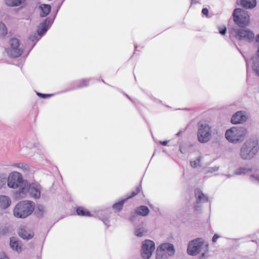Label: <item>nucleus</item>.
Instances as JSON below:
<instances>
[{
	"label": "nucleus",
	"mask_w": 259,
	"mask_h": 259,
	"mask_svg": "<svg viewBox=\"0 0 259 259\" xmlns=\"http://www.w3.org/2000/svg\"><path fill=\"white\" fill-rule=\"evenodd\" d=\"M259 150V144L254 139L246 140L242 145L240 150V157L245 160L254 158Z\"/></svg>",
	"instance_id": "1"
},
{
	"label": "nucleus",
	"mask_w": 259,
	"mask_h": 259,
	"mask_svg": "<svg viewBox=\"0 0 259 259\" xmlns=\"http://www.w3.org/2000/svg\"><path fill=\"white\" fill-rule=\"evenodd\" d=\"M207 247V243L202 238H196L189 243L187 252L191 255H196L198 253H201L200 259H205V254L208 251Z\"/></svg>",
	"instance_id": "2"
},
{
	"label": "nucleus",
	"mask_w": 259,
	"mask_h": 259,
	"mask_svg": "<svg viewBox=\"0 0 259 259\" xmlns=\"http://www.w3.org/2000/svg\"><path fill=\"white\" fill-rule=\"evenodd\" d=\"M35 208L34 203L30 200H23L18 203L13 210L14 215L18 218L24 219L30 215Z\"/></svg>",
	"instance_id": "3"
},
{
	"label": "nucleus",
	"mask_w": 259,
	"mask_h": 259,
	"mask_svg": "<svg viewBox=\"0 0 259 259\" xmlns=\"http://www.w3.org/2000/svg\"><path fill=\"white\" fill-rule=\"evenodd\" d=\"M246 129L243 127H232L225 133V138L230 142L234 144L242 141L247 135Z\"/></svg>",
	"instance_id": "4"
},
{
	"label": "nucleus",
	"mask_w": 259,
	"mask_h": 259,
	"mask_svg": "<svg viewBox=\"0 0 259 259\" xmlns=\"http://www.w3.org/2000/svg\"><path fill=\"white\" fill-rule=\"evenodd\" d=\"M230 37L235 38L238 40H243L250 42L254 39V34L250 29L232 28L229 30Z\"/></svg>",
	"instance_id": "5"
},
{
	"label": "nucleus",
	"mask_w": 259,
	"mask_h": 259,
	"mask_svg": "<svg viewBox=\"0 0 259 259\" xmlns=\"http://www.w3.org/2000/svg\"><path fill=\"white\" fill-rule=\"evenodd\" d=\"M215 131L212 129L208 123H201L199 126L197 132L198 141L201 143L208 142L211 139L212 135L215 134Z\"/></svg>",
	"instance_id": "6"
},
{
	"label": "nucleus",
	"mask_w": 259,
	"mask_h": 259,
	"mask_svg": "<svg viewBox=\"0 0 259 259\" xmlns=\"http://www.w3.org/2000/svg\"><path fill=\"white\" fill-rule=\"evenodd\" d=\"M8 186L10 188L20 189L21 193L22 188H24L27 182L23 180L22 175L17 171L11 172L7 178Z\"/></svg>",
	"instance_id": "7"
},
{
	"label": "nucleus",
	"mask_w": 259,
	"mask_h": 259,
	"mask_svg": "<svg viewBox=\"0 0 259 259\" xmlns=\"http://www.w3.org/2000/svg\"><path fill=\"white\" fill-rule=\"evenodd\" d=\"M7 55L12 58H17L22 55L23 50L20 47L19 41L17 38H11L9 45L6 48Z\"/></svg>",
	"instance_id": "8"
},
{
	"label": "nucleus",
	"mask_w": 259,
	"mask_h": 259,
	"mask_svg": "<svg viewBox=\"0 0 259 259\" xmlns=\"http://www.w3.org/2000/svg\"><path fill=\"white\" fill-rule=\"evenodd\" d=\"M234 21L240 27H244L248 24L249 16L248 12L240 8L235 9L233 12Z\"/></svg>",
	"instance_id": "9"
},
{
	"label": "nucleus",
	"mask_w": 259,
	"mask_h": 259,
	"mask_svg": "<svg viewBox=\"0 0 259 259\" xmlns=\"http://www.w3.org/2000/svg\"><path fill=\"white\" fill-rule=\"evenodd\" d=\"M174 246L166 243L160 245L156 250V259H165L174 254Z\"/></svg>",
	"instance_id": "10"
},
{
	"label": "nucleus",
	"mask_w": 259,
	"mask_h": 259,
	"mask_svg": "<svg viewBox=\"0 0 259 259\" xmlns=\"http://www.w3.org/2000/svg\"><path fill=\"white\" fill-rule=\"evenodd\" d=\"M41 187L40 185L26 183L24 188H22L21 193L26 195L27 193L33 198L38 199L40 196Z\"/></svg>",
	"instance_id": "11"
},
{
	"label": "nucleus",
	"mask_w": 259,
	"mask_h": 259,
	"mask_svg": "<svg viewBox=\"0 0 259 259\" xmlns=\"http://www.w3.org/2000/svg\"><path fill=\"white\" fill-rule=\"evenodd\" d=\"M155 250V243L150 240H145L142 246L141 254L144 259H149Z\"/></svg>",
	"instance_id": "12"
},
{
	"label": "nucleus",
	"mask_w": 259,
	"mask_h": 259,
	"mask_svg": "<svg viewBox=\"0 0 259 259\" xmlns=\"http://www.w3.org/2000/svg\"><path fill=\"white\" fill-rule=\"evenodd\" d=\"M248 118L246 112L239 111L236 112L231 118V122L233 124H239L245 122Z\"/></svg>",
	"instance_id": "13"
},
{
	"label": "nucleus",
	"mask_w": 259,
	"mask_h": 259,
	"mask_svg": "<svg viewBox=\"0 0 259 259\" xmlns=\"http://www.w3.org/2000/svg\"><path fill=\"white\" fill-rule=\"evenodd\" d=\"M53 19L47 18L45 20L40 23L38 27L37 32L38 35L41 36L48 30L49 27L52 25Z\"/></svg>",
	"instance_id": "14"
},
{
	"label": "nucleus",
	"mask_w": 259,
	"mask_h": 259,
	"mask_svg": "<svg viewBox=\"0 0 259 259\" xmlns=\"http://www.w3.org/2000/svg\"><path fill=\"white\" fill-rule=\"evenodd\" d=\"M18 234L23 239L29 240L34 236L33 231L26 228H21L19 230Z\"/></svg>",
	"instance_id": "15"
},
{
	"label": "nucleus",
	"mask_w": 259,
	"mask_h": 259,
	"mask_svg": "<svg viewBox=\"0 0 259 259\" xmlns=\"http://www.w3.org/2000/svg\"><path fill=\"white\" fill-rule=\"evenodd\" d=\"M256 172V170L250 168L246 167H240L237 169L235 171L234 174L236 175H248L250 176V174H255Z\"/></svg>",
	"instance_id": "16"
},
{
	"label": "nucleus",
	"mask_w": 259,
	"mask_h": 259,
	"mask_svg": "<svg viewBox=\"0 0 259 259\" xmlns=\"http://www.w3.org/2000/svg\"><path fill=\"white\" fill-rule=\"evenodd\" d=\"M11 204L10 198L5 195H0V208L2 209H6Z\"/></svg>",
	"instance_id": "17"
},
{
	"label": "nucleus",
	"mask_w": 259,
	"mask_h": 259,
	"mask_svg": "<svg viewBox=\"0 0 259 259\" xmlns=\"http://www.w3.org/2000/svg\"><path fill=\"white\" fill-rule=\"evenodd\" d=\"M195 197L198 203H204L208 201V197L204 195L200 190H197L195 192Z\"/></svg>",
	"instance_id": "18"
},
{
	"label": "nucleus",
	"mask_w": 259,
	"mask_h": 259,
	"mask_svg": "<svg viewBox=\"0 0 259 259\" xmlns=\"http://www.w3.org/2000/svg\"><path fill=\"white\" fill-rule=\"evenodd\" d=\"M147 232V231L145 228V225L144 223H142L140 226L136 227L135 229V234L138 237H142Z\"/></svg>",
	"instance_id": "19"
},
{
	"label": "nucleus",
	"mask_w": 259,
	"mask_h": 259,
	"mask_svg": "<svg viewBox=\"0 0 259 259\" xmlns=\"http://www.w3.org/2000/svg\"><path fill=\"white\" fill-rule=\"evenodd\" d=\"M26 0H4L5 4L9 7H18L24 4Z\"/></svg>",
	"instance_id": "20"
},
{
	"label": "nucleus",
	"mask_w": 259,
	"mask_h": 259,
	"mask_svg": "<svg viewBox=\"0 0 259 259\" xmlns=\"http://www.w3.org/2000/svg\"><path fill=\"white\" fill-rule=\"evenodd\" d=\"M241 5L246 9H252L254 8L256 5V0H241Z\"/></svg>",
	"instance_id": "21"
},
{
	"label": "nucleus",
	"mask_w": 259,
	"mask_h": 259,
	"mask_svg": "<svg viewBox=\"0 0 259 259\" xmlns=\"http://www.w3.org/2000/svg\"><path fill=\"white\" fill-rule=\"evenodd\" d=\"M39 9L41 10L40 16L41 17H45L47 16L51 11V7L49 5L43 4L39 6Z\"/></svg>",
	"instance_id": "22"
},
{
	"label": "nucleus",
	"mask_w": 259,
	"mask_h": 259,
	"mask_svg": "<svg viewBox=\"0 0 259 259\" xmlns=\"http://www.w3.org/2000/svg\"><path fill=\"white\" fill-rule=\"evenodd\" d=\"M10 246L13 249L19 252L21 251V247L16 238L13 237L10 239Z\"/></svg>",
	"instance_id": "23"
},
{
	"label": "nucleus",
	"mask_w": 259,
	"mask_h": 259,
	"mask_svg": "<svg viewBox=\"0 0 259 259\" xmlns=\"http://www.w3.org/2000/svg\"><path fill=\"white\" fill-rule=\"evenodd\" d=\"M251 61L252 69L256 75L259 77V59L256 57H252Z\"/></svg>",
	"instance_id": "24"
},
{
	"label": "nucleus",
	"mask_w": 259,
	"mask_h": 259,
	"mask_svg": "<svg viewBox=\"0 0 259 259\" xmlns=\"http://www.w3.org/2000/svg\"><path fill=\"white\" fill-rule=\"evenodd\" d=\"M137 213L142 216H146L149 212V208L146 206H141L136 210Z\"/></svg>",
	"instance_id": "25"
},
{
	"label": "nucleus",
	"mask_w": 259,
	"mask_h": 259,
	"mask_svg": "<svg viewBox=\"0 0 259 259\" xmlns=\"http://www.w3.org/2000/svg\"><path fill=\"white\" fill-rule=\"evenodd\" d=\"M203 159V157L199 156L196 159L192 160L190 161V165L191 167L193 168H197L198 167L201 166V161Z\"/></svg>",
	"instance_id": "26"
},
{
	"label": "nucleus",
	"mask_w": 259,
	"mask_h": 259,
	"mask_svg": "<svg viewBox=\"0 0 259 259\" xmlns=\"http://www.w3.org/2000/svg\"><path fill=\"white\" fill-rule=\"evenodd\" d=\"M76 213L79 215L91 216L90 212L83 207H79L76 209Z\"/></svg>",
	"instance_id": "27"
},
{
	"label": "nucleus",
	"mask_w": 259,
	"mask_h": 259,
	"mask_svg": "<svg viewBox=\"0 0 259 259\" xmlns=\"http://www.w3.org/2000/svg\"><path fill=\"white\" fill-rule=\"evenodd\" d=\"M219 169V166H214L213 167H208L205 171L204 174L205 175H211L214 174L215 172L218 171Z\"/></svg>",
	"instance_id": "28"
},
{
	"label": "nucleus",
	"mask_w": 259,
	"mask_h": 259,
	"mask_svg": "<svg viewBox=\"0 0 259 259\" xmlns=\"http://www.w3.org/2000/svg\"><path fill=\"white\" fill-rule=\"evenodd\" d=\"M7 33V29L6 25L3 22H0V36L3 37L5 36Z\"/></svg>",
	"instance_id": "29"
},
{
	"label": "nucleus",
	"mask_w": 259,
	"mask_h": 259,
	"mask_svg": "<svg viewBox=\"0 0 259 259\" xmlns=\"http://www.w3.org/2000/svg\"><path fill=\"white\" fill-rule=\"evenodd\" d=\"M14 166L21 169L24 171H28L29 170V166L27 164L24 163H16L14 165Z\"/></svg>",
	"instance_id": "30"
},
{
	"label": "nucleus",
	"mask_w": 259,
	"mask_h": 259,
	"mask_svg": "<svg viewBox=\"0 0 259 259\" xmlns=\"http://www.w3.org/2000/svg\"><path fill=\"white\" fill-rule=\"evenodd\" d=\"M7 178L5 174H0V189H2L6 184Z\"/></svg>",
	"instance_id": "31"
},
{
	"label": "nucleus",
	"mask_w": 259,
	"mask_h": 259,
	"mask_svg": "<svg viewBox=\"0 0 259 259\" xmlns=\"http://www.w3.org/2000/svg\"><path fill=\"white\" fill-rule=\"evenodd\" d=\"M125 200H122L117 203H116L113 205V208L118 211L122 209L123 204L125 202Z\"/></svg>",
	"instance_id": "32"
},
{
	"label": "nucleus",
	"mask_w": 259,
	"mask_h": 259,
	"mask_svg": "<svg viewBox=\"0 0 259 259\" xmlns=\"http://www.w3.org/2000/svg\"><path fill=\"white\" fill-rule=\"evenodd\" d=\"M250 179L252 182L259 183V174L256 171L255 174H250Z\"/></svg>",
	"instance_id": "33"
},
{
	"label": "nucleus",
	"mask_w": 259,
	"mask_h": 259,
	"mask_svg": "<svg viewBox=\"0 0 259 259\" xmlns=\"http://www.w3.org/2000/svg\"><path fill=\"white\" fill-rule=\"evenodd\" d=\"M40 36L39 35H38V33L37 34L34 33L29 36V40L32 42H34V45L40 39Z\"/></svg>",
	"instance_id": "34"
},
{
	"label": "nucleus",
	"mask_w": 259,
	"mask_h": 259,
	"mask_svg": "<svg viewBox=\"0 0 259 259\" xmlns=\"http://www.w3.org/2000/svg\"><path fill=\"white\" fill-rule=\"evenodd\" d=\"M37 209L38 211V214L39 215H42L45 212V207L43 205H38L37 207Z\"/></svg>",
	"instance_id": "35"
},
{
	"label": "nucleus",
	"mask_w": 259,
	"mask_h": 259,
	"mask_svg": "<svg viewBox=\"0 0 259 259\" xmlns=\"http://www.w3.org/2000/svg\"><path fill=\"white\" fill-rule=\"evenodd\" d=\"M140 190H141V187L140 186L137 187L136 188V190L135 191L132 192V195L128 196L127 199L132 198V197L136 196V195H137L140 192Z\"/></svg>",
	"instance_id": "36"
},
{
	"label": "nucleus",
	"mask_w": 259,
	"mask_h": 259,
	"mask_svg": "<svg viewBox=\"0 0 259 259\" xmlns=\"http://www.w3.org/2000/svg\"><path fill=\"white\" fill-rule=\"evenodd\" d=\"M218 29L219 30L220 33L221 34L223 35H225L226 34V30H227L226 26H219L218 27Z\"/></svg>",
	"instance_id": "37"
},
{
	"label": "nucleus",
	"mask_w": 259,
	"mask_h": 259,
	"mask_svg": "<svg viewBox=\"0 0 259 259\" xmlns=\"http://www.w3.org/2000/svg\"><path fill=\"white\" fill-rule=\"evenodd\" d=\"M256 41L257 43V46L258 47L257 50L256 52V58L259 59V34L256 37Z\"/></svg>",
	"instance_id": "38"
},
{
	"label": "nucleus",
	"mask_w": 259,
	"mask_h": 259,
	"mask_svg": "<svg viewBox=\"0 0 259 259\" xmlns=\"http://www.w3.org/2000/svg\"><path fill=\"white\" fill-rule=\"evenodd\" d=\"M89 81L85 79L82 80L80 81L79 87H86L88 85Z\"/></svg>",
	"instance_id": "39"
},
{
	"label": "nucleus",
	"mask_w": 259,
	"mask_h": 259,
	"mask_svg": "<svg viewBox=\"0 0 259 259\" xmlns=\"http://www.w3.org/2000/svg\"><path fill=\"white\" fill-rule=\"evenodd\" d=\"M37 95L42 98H46L47 97H51L52 96V94H44L41 93H37Z\"/></svg>",
	"instance_id": "40"
},
{
	"label": "nucleus",
	"mask_w": 259,
	"mask_h": 259,
	"mask_svg": "<svg viewBox=\"0 0 259 259\" xmlns=\"http://www.w3.org/2000/svg\"><path fill=\"white\" fill-rule=\"evenodd\" d=\"M0 259H9L5 253H0Z\"/></svg>",
	"instance_id": "41"
},
{
	"label": "nucleus",
	"mask_w": 259,
	"mask_h": 259,
	"mask_svg": "<svg viewBox=\"0 0 259 259\" xmlns=\"http://www.w3.org/2000/svg\"><path fill=\"white\" fill-rule=\"evenodd\" d=\"M202 13L203 15L207 16L208 13V10L207 8H203L202 10Z\"/></svg>",
	"instance_id": "42"
},
{
	"label": "nucleus",
	"mask_w": 259,
	"mask_h": 259,
	"mask_svg": "<svg viewBox=\"0 0 259 259\" xmlns=\"http://www.w3.org/2000/svg\"><path fill=\"white\" fill-rule=\"evenodd\" d=\"M220 237V236L217 234H214L213 238H212V241L213 242H217V239Z\"/></svg>",
	"instance_id": "43"
},
{
	"label": "nucleus",
	"mask_w": 259,
	"mask_h": 259,
	"mask_svg": "<svg viewBox=\"0 0 259 259\" xmlns=\"http://www.w3.org/2000/svg\"><path fill=\"white\" fill-rule=\"evenodd\" d=\"M169 141H160L159 143L161 145L163 146H166L167 144L168 143Z\"/></svg>",
	"instance_id": "44"
},
{
	"label": "nucleus",
	"mask_w": 259,
	"mask_h": 259,
	"mask_svg": "<svg viewBox=\"0 0 259 259\" xmlns=\"http://www.w3.org/2000/svg\"><path fill=\"white\" fill-rule=\"evenodd\" d=\"M103 222L104 224L106 226H108V224L109 223V220L107 219H106L105 220H103Z\"/></svg>",
	"instance_id": "45"
},
{
	"label": "nucleus",
	"mask_w": 259,
	"mask_h": 259,
	"mask_svg": "<svg viewBox=\"0 0 259 259\" xmlns=\"http://www.w3.org/2000/svg\"><path fill=\"white\" fill-rule=\"evenodd\" d=\"M180 133H181V132H179V133H178L176 134V136H179V135L180 134Z\"/></svg>",
	"instance_id": "46"
},
{
	"label": "nucleus",
	"mask_w": 259,
	"mask_h": 259,
	"mask_svg": "<svg viewBox=\"0 0 259 259\" xmlns=\"http://www.w3.org/2000/svg\"><path fill=\"white\" fill-rule=\"evenodd\" d=\"M205 163V164H209V162H205V163Z\"/></svg>",
	"instance_id": "47"
},
{
	"label": "nucleus",
	"mask_w": 259,
	"mask_h": 259,
	"mask_svg": "<svg viewBox=\"0 0 259 259\" xmlns=\"http://www.w3.org/2000/svg\"><path fill=\"white\" fill-rule=\"evenodd\" d=\"M135 48H136V50H137V46H136V47H135Z\"/></svg>",
	"instance_id": "48"
},
{
	"label": "nucleus",
	"mask_w": 259,
	"mask_h": 259,
	"mask_svg": "<svg viewBox=\"0 0 259 259\" xmlns=\"http://www.w3.org/2000/svg\"><path fill=\"white\" fill-rule=\"evenodd\" d=\"M203 158L204 159H205L206 158V157H203Z\"/></svg>",
	"instance_id": "49"
}]
</instances>
